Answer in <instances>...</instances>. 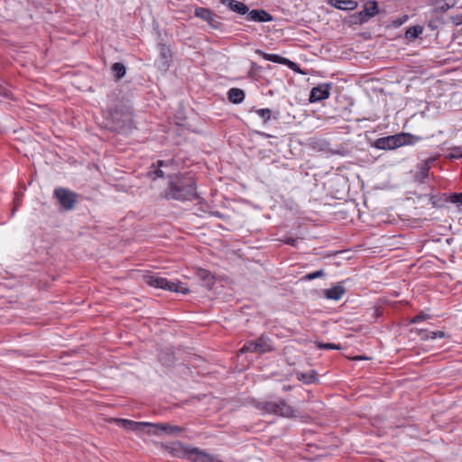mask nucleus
Masks as SVG:
<instances>
[{"mask_svg":"<svg viewBox=\"0 0 462 462\" xmlns=\"http://www.w3.org/2000/svg\"><path fill=\"white\" fill-rule=\"evenodd\" d=\"M170 182L164 192V198L168 200L192 201L199 196L196 181L190 175H169Z\"/></svg>","mask_w":462,"mask_h":462,"instance_id":"1","label":"nucleus"},{"mask_svg":"<svg viewBox=\"0 0 462 462\" xmlns=\"http://www.w3.org/2000/svg\"><path fill=\"white\" fill-rule=\"evenodd\" d=\"M118 423L121 427L125 430H131L137 434L146 432L149 435H177L183 431V429L180 426L170 425L168 423H152L146 421H134L126 419L118 420Z\"/></svg>","mask_w":462,"mask_h":462,"instance_id":"2","label":"nucleus"},{"mask_svg":"<svg viewBox=\"0 0 462 462\" xmlns=\"http://www.w3.org/2000/svg\"><path fill=\"white\" fill-rule=\"evenodd\" d=\"M421 140L423 137L420 135L400 133L376 139L374 146L380 150H394L404 145H414Z\"/></svg>","mask_w":462,"mask_h":462,"instance_id":"3","label":"nucleus"},{"mask_svg":"<svg viewBox=\"0 0 462 462\" xmlns=\"http://www.w3.org/2000/svg\"><path fill=\"white\" fill-rule=\"evenodd\" d=\"M145 282L152 287L173 291L180 294H188L189 290L184 283L177 281H168L166 278L157 275H147L144 277Z\"/></svg>","mask_w":462,"mask_h":462,"instance_id":"4","label":"nucleus"},{"mask_svg":"<svg viewBox=\"0 0 462 462\" xmlns=\"http://www.w3.org/2000/svg\"><path fill=\"white\" fill-rule=\"evenodd\" d=\"M53 197L61 210L71 211L78 202L79 195L67 188L59 187L54 189Z\"/></svg>","mask_w":462,"mask_h":462,"instance_id":"5","label":"nucleus"},{"mask_svg":"<svg viewBox=\"0 0 462 462\" xmlns=\"http://www.w3.org/2000/svg\"><path fill=\"white\" fill-rule=\"evenodd\" d=\"M261 409L269 413H273L286 418L294 417V410L284 400L278 402H264L261 404Z\"/></svg>","mask_w":462,"mask_h":462,"instance_id":"6","label":"nucleus"},{"mask_svg":"<svg viewBox=\"0 0 462 462\" xmlns=\"http://www.w3.org/2000/svg\"><path fill=\"white\" fill-rule=\"evenodd\" d=\"M107 109L113 123L117 124L115 125V129L121 128L130 122L131 116L128 107L110 105Z\"/></svg>","mask_w":462,"mask_h":462,"instance_id":"7","label":"nucleus"},{"mask_svg":"<svg viewBox=\"0 0 462 462\" xmlns=\"http://www.w3.org/2000/svg\"><path fill=\"white\" fill-rule=\"evenodd\" d=\"M331 87V83L319 84L314 87L310 90L309 101L310 103H316L328 98L330 95Z\"/></svg>","mask_w":462,"mask_h":462,"instance_id":"8","label":"nucleus"},{"mask_svg":"<svg viewBox=\"0 0 462 462\" xmlns=\"http://www.w3.org/2000/svg\"><path fill=\"white\" fill-rule=\"evenodd\" d=\"M189 459L194 462H221L217 457L208 454L198 448H192L186 452Z\"/></svg>","mask_w":462,"mask_h":462,"instance_id":"9","label":"nucleus"},{"mask_svg":"<svg viewBox=\"0 0 462 462\" xmlns=\"http://www.w3.org/2000/svg\"><path fill=\"white\" fill-rule=\"evenodd\" d=\"M246 20L257 23L271 22L273 17L271 14L263 9H253L246 14Z\"/></svg>","mask_w":462,"mask_h":462,"instance_id":"10","label":"nucleus"},{"mask_svg":"<svg viewBox=\"0 0 462 462\" xmlns=\"http://www.w3.org/2000/svg\"><path fill=\"white\" fill-rule=\"evenodd\" d=\"M219 3L226 5L230 11L241 15H245L249 7L243 2L237 0H219Z\"/></svg>","mask_w":462,"mask_h":462,"instance_id":"11","label":"nucleus"},{"mask_svg":"<svg viewBox=\"0 0 462 462\" xmlns=\"http://www.w3.org/2000/svg\"><path fill=\"white\" fill-rule=\"evenodd\" d=\"M345 293H346V289L340 283H337V284L334 285L333 287L323 291L324 296L328 300H340Z\"/></svg>","mask_w":462,"mask_h":462,"instance_id":"12","label":"nucleus"},{"mask_svg":"<svg viewBox=\"0 0 462 462\" xmlns=\"http://www.w3.org/2000/svg\"><path fill=\"white\" fill-rule=\"evenodd\" d=\"M435 162L434 157H430L425 161L420 162L417 165V176L420 181H423L425 179L429 177V171L430 169V163Z\"/></svg>","mask_w":462,"mask_h":462,"instance_id":"13","label":"nucleus"},{"mask_svg":"<svg viewBox=\"0 0 462 462\" xmlns=\"http://www.w3.org/2000/svg\"><path fill=\"white\" fill-rule=\"evenodd\" d=\"M328 3L337 9L352 11L357 7L355 0H328Z\"/></svg>","mask_w":462,"mask_h":462,"instance_id":"14","label":"nucleus"},{"mask_svg":"<svg viewBox=\"0 0 462 462\" xmlns=\"http://www.w3.org/2000/svg\"><path fill=\"white\" fill-rule=\"evenodd\" d=\"M255 343L258 354H264L273 350L272 340L268 337L263 335L255 340Z\"/></svg>","mask_w":462,"mask_h":462,"instance_id":"15","label":"nucleus"},{"mask_svg":"<svg viewBox=\"0 0 462 462\" xmlns=\"http://www.w3.org/2000/svg\"><path fill=\"white\" fill-rule=\"evenodd\" d=\"M227 97L233 104H240L245 97V93L243 89L237 88H232L227 92Z\"/></svg>","mask_w":462,"mask_h":462,"instance_id":"16","label":"nucleus"},{"mask_svg":"<svg viewBox=\"0 0 462 462\" xmlns=\"http://www.w3.org/2000/svg\"><path fill=\"white\" fill-rule=\"evenodd\" d=\"M199 276L202 281L203 286L208 290L212 289L215 284V278L212 273L207 270H201L199 273Z\"/></svg>","mask_w":462,"mask_h":462,"instance_id":"17","label":"nucleus"},{"mask_svg":"<svg viewBox=\"0 0 462 462\" xmlns=\"http://www.w3.org/2000/svg\"><path fill=\"white\" fill-rule=\"evenodd\" d=\"M255 52L257 54L261 55L264 60L274 62V63L282 64V63L289 62V59L283 58L278 54L266 53L261 50H256Z\"/></svg>","mask_w":462,"mask_h":462,"instance_id":"18","label":"nucleus"},{"mask_svg":"<svg viewBox=\"0 0 462 462\" xmlns=\"http://www.w3.org/2000/svg\"><path fill=\"white\" fill-rule=\"evenodd\" d=\"M164 168L162 167H159L157 165V162L156 163H153L151 167V170L149 171L148 174L149 176L155 180L157 178H165L167 176V178H169V175H171V172H166L164 170ZM172 175H174L172 173Z\"/></svg>","mask_w":462,"mask_h":462,"instance_id":"19","label":"nucleus"},{"mask_svg":"<svg viewBox=\"0 0 462 462\" xmlns=\"http://www.w3.org/2000/svg\"><path fill=\"white\" fill-rule=\"evenodd\" d=\"M297 378L306 384H310L318 381V374L315 371H311L310 373H300L297 374Z\"/></svg>","mask_w":462,"mask_h":462,"instance_id":"20","label":"nucleus"},{"mask_svg":"<svg viewBox=\"0 0 462 462\" xmlns=\"http://www.w3.org/2000/svg\"><path fill=\"white\" fill-rule=\"evenodd\" d=\"M365 14L371 18L379 13L378 4L375 1H368L364 6Z\"/></svg>","mask_w":462,"mask_h":462,"instance_id":"21","label":"nucleus"},{"mask_svg":"<svg viewBox=\"0 0 462 462\" xmlns=\"http://www.w3.org/2000/svg\"><path fill=\"white\" fill-rule=\"evenodd\" d=\"M423 32V27L420 25H415L409 27L405 32V36L407 39L412 41L418 38Z\"/></svg>","mask_w":462,"mask_h":462,"instance_id":"22","label":"nucleus"},{"mask_svg":"<svg viewBox=\"0 0 462 462\" xmlns=\"http://www.w3.org/2000/svg\"><path fill=\"white\" fill-rule=\"evenodd\" d=\"M212 14L213 12L208 8L198 7L195 9V15L206 22L212 20Z\"/></svg>","mask_w":462,"mask_h":462,"instance_id":"23","label":"nucleus"},{"mask_svg":"<svg viewBox=\"0 0 462 462\" xmlns=\"http://www.w3.org/2000/svg\"><path fill=\"white\" fill-rule=\"evenodd\" d=\"M112 71L116 79H121L125 75V67L121 62H116L112 66Z\"/></svg>","mask_w":462,"mask_h":462,"instance_id":"24","label":"nucleus"},{"mask_svg":"<svg viewBox=\"0 0 462 462\" xmlns=\"http://www.w3.org/2000/svg\"><path fill=\"white\" fill-rule=\"evenodd\" d=\"M458 0H438L437 7L441 12H446L455 6Z\"/></svg>","mask_w":462,"mask_h":462,"instance_id":"25","label":"nucleus"},{"mask_svg":"<svg viewBox=\"0 0 462 462\" xmlns=\"http://www.w3.org/2000/svg\"><path fill=\"white\" fill-rule=\"evenodd\" d=\"M255 113L263 120L264 123L271 119L272 111L269 108H260L255 110Z\"/></svg>","mask_w":462,"mask_h":462,"instance_id":"26","label":"nucleus"},{"mask_svg":"<svg viewBox=\"0 0 462 462\" xmlns=\"http://www.w3.org/2000/svg\"><path fill=\"white\" fill-rule=\"evenodd\" d=\"M240 352L241 353H247V352L257 353L255 340L246 342L243 346V347L240 349Z\"/></svg>","mask_w":462,"mask_h":462,"instance_id":"27","label":"nucleus"},{"mask_svg":"<svg viewBox=\"0 0 462 462\" xmlns=\"http://www.w3.org/2000/svg\"><path fill=\"white\" fill-rule=\"evenodd\" d=\"M157 165L159 167L164 168L165 170L173 171L174 167H175V162L173 160H167V161L159 160V161H157Z\"/></svg>","mask_w":462,"mask_h":462,"instance_id":"28","label":"nucleus"},{"mask_svg":"<svg viewBox=\"0 0 462 462\" xmlns=\"http://www.w3.org/2000/svg\"><path fill=\"white\" fill-rule=\"evenodd\" d=\"M325 275V272L323 270H318L312 273H310L304 276V279L307 281H312L317 278L323 277Z\"/></svg>","mask_w":462,"mask_h":462,"instance_id":"29","label":"nucleus"},{"mask_svg":"<svg viewBox=\"0 0 462 462\" xmlns=\"http://www.w3.org/2000/svg\"><path fill=\"white\" fill-rule=\"evenodd\" d=\"M219 17L216 14H212V20H208V24L214 28L218 29L220 27L221 23L219 22Z\"/></svg>","mask_w":462,"mask_h":462,"instance_id":"30","label":"nucleus"},{"mask_svg":"<svg viewBox=\"0 0 462 462\" xmlns=\"http://www.w3.org/2000/svg\"><path fill=\"white\" fill-rule=\"evenodd\" d=\"M318 346L319 349H341L339 345H335L332 343H319Z\"/></svg>","mask_w":462,"mask_h":462,"instance_id":"31","label":"nucleus"},{"mask_svg":"<svg viewBox=\"0 0 462 462\" xmlns=\"http://www.w3.org/2000/svg\"><path fill=\"white\" fill-rule=\"evenodd\" d=\"M451 157L455 159L462 158V147H454L451 152Z\"/></svg>","mask_w":462,"mask_h":462,"instance_id":"32","label":"nucleus"},{"mask_svg":"<svg viewBox=\"0 0 462 462\" xmlns=\"http://www.w3.org/2000/svg\"><path fill=\"white\" fill-rule=\"evenodd\" d=\"M356 15L359 18L360 23H365L368 22V20L371 18L370 16L365 14L364 9L362 11L358 12L356 14Z\"/></svg>","mask_w":462,"mask_h":462,"instance_id":"33","label":"nucleus"},{"mask_svg":"<svg viewBox=\"0 0 462 462\" xmlns=\"http://www.w3.org/2000/svg\"><path fill=\"white\" fill-rule=\"evenodd\" d=\"M451 201L453 203H456L459 206H462V192L461 193H455L451 196Z\"/></svg>","mask_w":462,"mask_h":462,"instance_id":"34","label":"nucleus"},{"mask_svg":"<svg viewBox=\"0 0 462 462\" xmlns=\"http://www.w3.org/2000/svg\"><path fill=\"white\" fill-rule=\"evenodd\" d=\"M445 337H446V333L441 330L430 332V339H435L437 337L443 338Z\"/></svg>","mask_w":462,"mask_h":462,"instance_id":"35","label":"nucleus"},{"mask_svg":"<svg viewBox=\"0 0 462 462\" xmlns=\"http://www.w3.org/2000/svg\"><path fill=\"white\" fill-rule=\"evenodd\" d=\"M430 332L431 331H429L428 329H420L419 335L421 339L427 340L430 338Z\"/></svg>","mask_w":462,"mask_h":462,"instance_id":"36","label":"nucleus"},{"mask_svg":"<svg viewBox=\"0 0 462 462\" xmlns=\"http://www.w3.org/2000/svg\"><path fill=\"white\" fill-rule=\"evenodd\" d=\"M160 360L162 361L164 365H171L173 363V356L171 355H167L163 359L162 356H161Z\"/></svg>","mask_w":462,"mask_h":462,"instance_id":"37","label":"nucleus"},{"mask_svg":"<svg viewBox=\"0 0 462 462\" xmlns=\"http://www.w3.org/2000/svg\"><path fill=\"white\" fill-rule=\"evenodd\" d=\"M282 241L286 245H291L294 247L297 245V243H298L297 238H293V237H287V238H284Z\"/></svg>","mask_w":462,"mask_h":462,"instance_id":"38","label":"nucleus"},{"mask_svg":"<svg viewBox=\"0 0 462 462\" xmlns=\"http://www.w3.org/2000/svg\"><path fill=\"white\" fill-rule=\"evenodd\" d=\"M283 65H287L290 69L295 70V71H300V67L297 63L291 61L289 60V62L282 63Z\"/></svg>","mask_w":462,"mask_h":462,"instance_id":"39","label":"nucleus"},{"mask_svg":"<svg viewBox=\"0 0 462 462\" xmlns=\"http://www.w3.org/2000/svg\"><path fill=\"white\" fill-rule=\"evenodd\" d=\"M283 65H287L290 69L295 70V71H300V67L297 63L291 61L289 60V62L282 63Z\"/></svg>","mask_w":462,"mask_h":462,"instance_id":"40","label":"nucleus"},{"mask_svg":"<svg viewBox=\"0 0 462 462\" xmlns=\"http://www.w3.org/2000/svg\"><path fill=\"white\" fill-rule=\"evenodd\" d=\"M427 318V315L423 314V313H420L417 316H415L412 319H411V323H418L420 321H422L424 320L425 319Z\"/></svg>","mask_w":462,"mask_h":462,"instance_id":"41","label":"nucleus"},{"mask_svg":"<svg viewBox=\"0 0 462 462\" xmlns=\"http://www.w3.org/2000/svg\"><path fill=\"white\" fill-rule=\"evenodd\" d=\"M20 197L18 195V193H15V197H14V208H13V214L14 213V211L17 209L19 204H20Z\"/></svg>","mask_w":462,"mask_h":462,"instance_id":"42","label":"nucleus"},{"mask_svg":"<svg viewBox=\"0 0 462 462\" xmlns=\"http://www.w3.org/2000/svg\"><path fill=\"white\" fill-rule=\"evenodd\" d=\"M454 23H457V24H462V14H459L457 15H456L454 18Z\"/></svg>","mask_w":462,"mask_h":462,"instance_id":"43","label":"nucleus"},{"mask_svg":"<svg viewBox=\"0 0 462 462\" xmlns=\"http://www.w3.org/2000/svg\"><path fill=\"white\" fill-rule=\"evenodd\" d=\"M291 387L290 385H283V387H282L283 391H289V390H291Z\"/></svg>","mask_w":462,"mask_h":462,"instance_id":"44","label":"nucleus"},{"mask_svg":"<svg viewBox=\"0 0 462 462\" xmlns=\"http://www.w3.org/2000/svg\"><path fill=\"white\" fill-rule=\"evenodd\" d=\"M162 55L166 58V51L164 50V48L162 49Z\"/></svg>","mask_w":462,"mask_h":462,"instance_id":"45","label":"nucleus"},{"mask_svg":"<svg viewBox=\"0 0 462 462\" xmlns=\"http://www.w3.org/2000/svg\"><path fill=\"white\" fill-rule=\"evenodd\" d=\"M255 66H256L255 62H252V68L255 69Z\"/></svg>","mask_w":462,"mask_h":462,"instance_id":"46","label":"nucleus"},{"mask_svg":"<svg viewBox=\"0 0 462 462\" xmlns=\"http://www.w3.org/2000/svg\"><path fill=\"white\" fill-rule=\"evenodd\" d=\"M23 191H25V190H26V187H25V186H23Z\"/></svg>","mask_w":462,"mask_h":462,"instance_id":"47","label":"nucleus"}]
</instances>
